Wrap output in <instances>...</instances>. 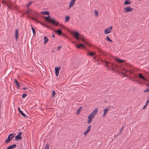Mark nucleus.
<instances>
[{"label":"nucleus","mask_w":149,"mask_h":149,"mask_svg":"<svg viewBox=\"0 0 149 149\" xmlns=\"http://www.w3.org/2000/svg\"><path fill=\"white\" fill-rule=\"evenodd\" d=\"M27 95L26 94H23L22 95V97L23 98H24Z\"/></svg>","instance_id":"c9c22d12"},{"label":"nucleus","mask_w":149,"mask_h":149,"mask_svg":"<svg viewBox=\"0 0 149 149\" xmlns=\"http://www.w3.org/2000/svg\"><path fill=\"white\" fill-rule=\"evenodd\" d=\"M133 9L130 8L129 6H127L125 8H124V10L125 12H131L133 10Z\"/></svg>","instance_id":"423d86ee"},{"label":"nucleus","mask_w":149,"mask_h":149,"mask_svg":"<svg viewBox=\"0 0 149 149\" xmlns=\"http://www.w3.org/2000/svg\"><path fill=\"white\" fill-rule=\"evenodd\" d=\"M54 52V51H52V52Z\"/></svg>","instance_id":"052dcab7"},{"label":"nucleus","mask_w":149,"mask_h":149,"mask_svg":"<svg viewBox=\"0 0 149 149\" xmlns=\"http://www.w3.org/2000/svg\"><path fill=\"white\" fill-rule=\"evenodd\" d=\"M130 79L132 81H135V78L134 77H129Z\"/></svg>","instance_id":"2f4dec72"},{"label":"nucleus","mask_w":149,"mask_h":149,"mask_svg":"<svg viewBox=\"0 0 149 149\" xmlns=\"http://www.w3.org/2000/svg\"><path fill=\"white\" fill-rule=\"evenodd\" d=\"M32 3V2H29V3L27 4L26 6L27 7H29Z\"/></svg>","instance_id":"58836bf2"},{"label":"nucleus","mask_w":149,"mask_h":149,"mask_svg":"<svg viewBox=\"0 0 149 149\" xmlns=\"http://www.w3.org/2000/svg\"><path fill=\"white\" fill-rule=\"evenodd\" d=\"M95 15L96 16H97L98 15V13L97 11H95Z\"/></svg>","instance_id":"e433bc0d"},{"label":"nucleus","mask_w":149,"mask_h":149,"mask_svg":"<svg viewBox=\"0 0 149 149\" xmlns=\"http://www.w3.org/2000/svg\"><path fill=\"white\" fill-rule=\"evenodd\" d=\"M14 137V135H13V134H9L5 142L6 144L9 143Z\"/></svg>","instance_id":"7ed1b4c3"},{"label":"nucleus","mask_w":149,"mask_h":149,"mask_svg":"<svg viewBox=\"0 0 149 149\" xmlns=\"http://www.w3.org/2000/svg\"><path fill=\"white\" fill-rule=\"evenodd\" d=\"M16 147V145L15 144L13 145H11L8 146V148H7L6 149H12L13 148H14Z\"/></svg>","instance_id":"f8f14e48"},{"label":"nucleus","mask_w":149,"mask_h":149,"mask_svg":"<svg viewBox=\"0 0 149 149\" xmlns=\"http://www.w3.org/2000/svg\"><path fill=\"white\" fill-rule=\"evenodd\" d=\"M147 86H149V84H147Z\"/></svg>","instance_id":"6e6d98bb"},{"label":"nucleus","mask_w":149,"mask_h":149,"mask_svg":"<svg viewBox=\"0 0 149 149\" xmlns=\"http://www.w3.org/2000/svg\"><path fill=\"white\" fill-rule=\"evenodd\" d=\"M45 17V20L46 22L51 23L56 26H58V22H56V20L55 19H53V18H50L49 19L50 17V16H49L46 17Z\"/></svg>","instance_id":"f03ea898"},{"label":"nucleus","mask_w":149,"mask_h":149,"mask_svg":"<svg viewBox=\"0 0 149 149\" xmlns=\"http://www.w3.org/2000/svg\"><path fill=\"white\" fill-rule=\"evenodd\" d=\"M52 37L53 38H55V36L54 35V34H53L52 35Z\"/></svg>","instance_id":"3c124183"},{"label":"nucleus","mask_w":149,"mask_h":149,"mask_svg":"<svg viewBox=\"0 0 149 149\" xmlns=\"http://www.w3.org/2000/svg\"><path fill=\"white\" fill-rule=\"evenodd\" d=\"M14 81H15V83L16 84L17 86V88H19V87H20L19 84L18 82L17 81V80L16 79H14Z\"/></svg>","instance_id":"a211bd4d"},{"label":"nucleus","mask_w":149,"mask_h":149,"mask_svg":"<svg viewBox=\"0 0 149 149\" xmlns=\"http://www.w3.org/2000/svg\"><path fill=\"white\" fill-rule=\"evenodd\" d=\"M148 99H149V95H148Z\"/></svg>","instance_id":"13d9d810"},{"label":"nucleus","mask_w":149,"mask_h":149,"mask_svg":"<svg viewBox=\"0 0 149 149\" xmlns=\"http://www.w3.org/2000/svg\"><path fill=\"white\" fill-rule=\"evenodd\" d=\"M40 24L42 25H43V26L46 27H47V28H50L47 25H45L44 24H43V23H42L41 22H40Z\"/></svg>","instance_id":"4c0bfd02"},{"label":"nucleus","mask_w":149,"mask_h":149,"mask_svg":"<svg viewBox=\"0 0 149 149\" xmlns=\"http://www.w3.org/2000/svg\"><path fill=\"white\" fill-rule=\"evenodd\" d=\"M148 70H149V67L148 68Z\"/></svg>","instance_id":"bf43d9fd"},{"label":"nucleus","mask_w":149,"mask_h":149,"mask_svg":"<svg viewBox=\"0 0 149 149\" xmlns=\"http://www.w3.org/2000/svg\"><path fill=\"white\" fill-rule=\"evenodd\" d=\"M7 6H8V8H10V7L9 6H8V5H7Z\"/></svg>","instance_id":"864d4df0"},{"label":"nucleus","mask_w":149,"mask_h":149,"mask_svg":"<svg viewBox=\"0 0 149 149\" xmlns=\"http://www.w3.org/2000/svg\"><path fill=\"white\" fill-rule=\"evenodd\" d=\"M149 91L148 88L146 89L145 90H144V92H149Z\"/></svg>","instance_id":"79ce46f5"},{"label":"nucleus","mask_w":149,"mask_h":149,"mask_svg":"<svg viewBox=\"0 0 149 149\" xmlns=\"http://www.w3.org/2000/svg\"><path fill=\"white\" fill-rule=\"evenodd\" d=\"M61 46H59L57 47V50H59L61 48Z\"/></svg>","instance_id":"a19ab883"},{"label":"nucleus","mask_w":149,"mask_h":149,"mask_svg":"<svg viewBox=\"0 0 149 149\" xmlns=\"http://www.w3.org/2000/svg\"><path fill=\"white\" fill-rule=\"evenodd\" d=\"M115 60L117 62H118L119 63L123 62H124L125 61V60H122L121 59H119V58H116Z\"/></svg>","instance_id":"2eb2a0df"},{"label":"nucleus","mask_w":149,"mask_h":149,"mask_svg":"<svg viewBox=\"0 0 149 149\" xmlns=\"http://www.w3.org/2000/svg\"><path fill=\"white\" fill-rule=\"evenodd\" d=\"M36 21L37 23H40V21L37 20V19H36Z\"/></svg>","instance_id":"8fccbe9b"},{"label":"nucleus","mask_w":149,"mask_h":149,"mask_svg":"<svg viewBox=\"0 0 149 149\" xmlns=\"http://www.w3.org/2000/svg\"><path fill=\"white\" fill-rule=\"evenodd\" d=\"M61 69V68L60 67H56L55 68V74L56 77H57L58 74H59V70Z\"/></svg>","instance_id":"39448f33"},{"label":"nucleus","mask_w":149,"mask_h":149,"mask_svg":"<svg viewBox=\"0 0 149 149\" xmlns=\"http://www.w3.org/2000/svg\"><path fill=\"white\" fill-rule=\"evenodd\" d=\"M31 10L29 9L27 10L25 12V13L26 14H29V13L31 12Z\"/></svg>","instance_id":"f704fd0d"},{"label":"nucleus","mask_w":149,"mask_h":149,"mask_svg":"<svg viewBox=\"0 0 149 149\" xmlns=\"http://www.w3.org/2000/svg\"><path fill=\"white\" fill-rule=\"evenodd\" d=\"M55 94V92L54 91H53L52 93V97H54Z\"/></svg>","instance_id":"72a5a7b5"},{"label":"nucleus","mask_w":149,"mask_h":149,"mask_svg":"<svg viewBox=\"0 0 149 149\" xmlns=\"http://www.w3.org/2000/svg\"><path fill=\"white\" fill-rule=\"evenodd\" d=\"M106 39L107 41H109L111 42H113V41L111 39H110V38L108 36L107 37Z\"/></svg>","instance_id":"c85d7f7f"},{"label":"nucleus","mask_w":149,"mask_h":149,"mask_svg":"<svg viewBox=\"0 0 149 149\" xmlns=\"http://www.w3.org/2000/svg\"><path fill=\"white\" fill-rule=\"evenodd\" d=\"M125 72L127 73H129L130 74L133 73L132 71H130V70H124Z\"/></svg>","instance_id":"5701e85b"},{"label":"nucleus","mask_w":149,"mask_h":149,"mask_svg":"<svg viewBox=\"0 0 149 149\" xmlns=\"http://www.w3.org/2000/svg\"><path fill=\"white\" fill-rule=\"evenodd\" d=\"M31 19H32V20H34V21H36V18H34V17H31Z\"/></svg>","instance_id":"a18cd8bd"},{"label":"nucleus","mask_w":149,"mask_h":149,"mask_svg":"<svg viewBox=\"0 0 149 149\" xmlns=\"http://www.w3.org/2000/svg\"><path fill=\"white\" fill-rule=\"evenodd\" d=\"M15 36L16 39L17 40V39L18 38V35H19L18 31V30L17 29H15Z\"/></svg>","instance_id":"9d476101"},{"label":"nucleus","mask_w":149,"mask_h":149,"mask_svg":"<svg viewBox=\"0 0 149 149\" xmlns=\"http://www.w3.org/2000/svg\"><path fill=\"white\" fill-rule=\"evenodd\" d=\"M60 26L62 28H64V26L62 24H60Z\"/></svg>","instance_id":"49530a36"},{"label":"nucleus","mask_w":149,"mask_h":149,"mask_svg":"<svg viewBox=\"0 0 149 149\" xmlns=\"http://www.w3.org/2000/svg\"><path fill=\"white\" fill-rule=\"evenodd\" d=\"M22 138V137L21 136V135H17L15 137V141H17L18 140L21 139Z\"/></svg>","instance_id":"ddd939ff"},{"label":"nucleus","mask_w":149,"mask_h":149,"mask_svg":"<svg viewBox=\"0 0 149 149\" xmlns=\"http://www.w3.org/2000/svg\"><path fill=\"white\" fill-rule=\"evenodd\" d=\"M27 17H29V16H27Z\"/></svg>","instance_id":"680f3d73"},{"label":"nucleus","mask_w":149,"mask_h":149,"mask_svg":"<svg viewBox=\"0 0 149 149\" xmlns=\"http://www.w3.org/2000/svg\"><path fill=\"white\" fill-rule=\"evenodd\" d=\"M80 39L84 42V44L81 43L79 44L76 47L77 48L79 49L81 47H82L83 48H85V46L89 47L91 46V44L88 43L85 41V39L84 37H82L80 38Z\"/></svg>","instance_id":"f257e3e1"},{"label":"nucleus","mask_w":149,"mask_h":149,"mask_svg":"<svg viewBox=\"0 0 149 149\" xmlns=\"http://www.w3.org/2000/svg\"><path fill=\"white\" fill-rule=\"evenodd\" d=\"M113 27L112 26H110L109 28L106 29L104 30V33L106 34H108L110 33L112 30V29Z\"/></svg>","instance_id":"20e7f679"},{"label":"nucleus","mask_w":149,"mask_h":149,"mask_svg":"<svg viewBox=\"0 0 149 149\" xmlns=\"http://www.w3.org/2000/svg\"><path fill=\"white\" fill-rule=\"evenodd\" d=\"M124 127V126H123L120 129V132L119 133V134H120L121 133L122 131L123 130Z\"/></svg>","instance_id":"ea45409f"},{"label":"nucleus","mask_w":149,"mask_h":149,"mask_svg":"<svg viewBox=\"0 0 149 149\" xmlns=\"http://www.w3.org/2000/svg\"><path fill=\"white\" fill-rule=\"evenodd\" d=\"M147 105V104H146V105L143 107V109H144Z\"/></svg>","instance_id":"09e8293b"},{"label":"nucleus","mask_w":149,"mask_h":149,"mask_svg":"<svg viewBox=\"0 0 149 149\" xmlns=\"http://www.w3.org/2000/svg\"><path fill=\"white\" fill-rule=\"evenodd\" d=\"M23 89L24 90H26L27 89V88L26 87H24L23 88Z\"/></svg>","instance_id":"603ef678"},{"label":"nucleus","mask_w":149,"mask_h":149,"mask_svg":"<svg viewBox=\"0 0 149 149\" xmlns=\"http://www.w3.org/2000/svg\"><path fill=\"white\" fill-rule=\"evenodd\" d=\"M76 0H71L69 4V6L68 9L73 6Z\"/></svg>","instance_id":"1a4fd4ad"},{"label":"nucleus","mask_w":149,"mask_h":149,"mask_svg":"<svg viewBox=\"0 0 149 149\" xmlns=\"http://www.w3.org/2000/svg\"><path fill=\"white\" fill-rule=\"evenodd\" d=\"M31 29H32V31H33V35H35L36 34V32H35V29L34 28H33V27L32 25V24H31Z\"/></svg>","instance_id":"393cba45"},{"label":"nucleus","mask_w":149,"mask_h":149,"mask_svg":"<svg viewBox=\"0 0 149 149\" xmlns=\"http://www.w3.org/2000/svg\"><path fill=\"white\" fill-rule=\"evenodd\" d=\"M70 19V17L69 16H67L65 17V22H67L69 21Z\"/></svg>","instance_id":"a878e982"},{"label":"nucleus","mask_w":149,"mask_h":149,"mask_svg":"<svg viewBox=\"0 0 149 149\" xmlns=\"http://www.w3.org/2000/svg\"><path fill=\"white\" fill-rule=\"evenodd\" d=\"M18 111H19V113H20L21 114V115L22 116H24V117H26V115L24 113L22 112V111L20 110L19 107L18 108Z\"/></svg>","instance_id":"dca6fc26"},{"label":"nucleus","mask_w":149,"mask_h":149,"mask_svg":"<svg viewBox=\"0 0 149 149\" xmlns=\"http://www.w3.org/2000/svg\"><path fill=\"white\" fill-rule=\"evenodd\" d=\"M94 115H93L92 114H90L88 116V117L93 119L94 117Z\"/></svg>","instance_id":"7c9ffc66"},{"label":"nucleus","mask_w":149,"mask_h":149,"mask_svg":"<svg viewBox=\"0 0 149 149\" xmlns=\"http://www.w3.org/2000/svg\"><path fill=\"white\" fill-rule=\"evenodd\" d=\"M95 54V53L92 52H88L87 53V55L91 56H93V55H94Z\"/></svg>","instance_id":"f3484780"},{"label":"nucleus","mask_w":149,"mask_h":149,"mask_svg":"<svg viewBox=\"0 0 149 149\" xmlns=\"http://www.w3.org/2000/svg\"><path fill=\"white\" fill-rule=\"evenodd\" d=\"M98 109L97 108H95L94 110H93V112L95 113V114H97V112H98Z\"/></svg>","instance_id":"cd10ccee"},{"label":"nucleus","mask_w":149,"mask_h":149,"mask_svg":"<svg viewBox=\"0 0 149 149\" xmlns=\"http://www.w3.org/2000/svg\"><path fill=\"white\" fill-rule=\"evenodd\" d=\"M131 3V2L130 0H126L124 2L125 5H128Z\"/></svg>","instance_id":"412c9836"},{"label":"nucleus","mask_w":149,"mask_h":149,"mask_svg":"<svg viewBox=\"0 0 149 149\" xmlns=\"http://www.w3.org/2000/svg\"><path fill=\"white\" fill-rule=\"evenodd\" d=\"M41 14L44 15H49V13L48 11H42L41 12Z\"/></svg>","instance_id":"6ab92c4d"},{"label":"nucleus","mask_w":149,"mask_h":149,"mask_svg":"<svg viewBox=\"0 0 149 149\" xmlns=\"http://www.w3.org/2000/svg\"><path fill=\"white\" fill-rule=\"evenodd\" d=\"M118 135H116V136H118Z\"/></svg>","instance_id":"e2e57ef3"},{"label":"nucleus","mask_w":149,"mask_h":149,"mask_svg":"<svg viewBox=\"0 0 149 149\" xmlns=\"http://www.w3.org/2000/svg\"><path fill=\"white\" fill-rule=\"evenodd\" d=\"M105 115V114H104V113L103 114V117H104V116Z\"/></svg>","instance_id":"5fc2aeb1"},{"label":"nucleus","mask_w":149,"mask_h":149,"mask_svg":"<svg viewBox=\"0 0 149 149\" xmlns=\"http://www.w3.org/2000/svg\"><path fill=\"white\" fill-rule=\"evenodd\" d=\"M82 107H80L79 108V109L77 110V112H76V114H77V115L79 114V113L80 112L81 109H82Z\"/></svg>","instance_id":"b1692460"},{"label":"nucleus","mask_w":149,"mask_h":149,"mask_svg":"<svg viewBox=\"0 0 149 149\" xmlns=\"http://www.w3.org/2000/svg\"><path fill=\"white\" fill-rule=\"evenodd\" d=\"M45 149H49V144H47L45 145Z\"/></svg>","instance_id":"473e14b6"},{"label":"nucleus","mask_w":149,"mask_h":149,"mask_svg":"<svg viewBox=\"0 0 149 149\" xmlns=\"http://www.w3.org/2000/svg\"><path fill=\"white\" fill-rule=\"evenodd\" d=\"M2 2H3V3H4V2H5V1H3Z\"/></svg>","instance_id":"4d7b16f0"},{"label":"nucleus","mask_w":149,"mask_h":149,"mask_svg":"<svg viewBox=\"0 0 149 149\" xmlns=\"http://www.w3.org/2000/svg\"><path fill=\"white\" fill-rule=\"evenodd\" d=\"M22 134V132H20L19 133L18 135H21Z\"/></svg>","instance_id":"de8ad7c7"},{"label":"nucleus","mask_w":149,"mask_h":149,"mask_svg":"<svg viewBox=\"0 0 149 149\" xmlns=\"http://www.w3.org/2000/svg\"><path fill=\"white\" fill-rule=\"evenodd\" d=\"M44 40H45V41H44V44L45 45L47 42L48 41V39L46 36H45L44 37Z\"/></svg>","instance_id":"aec40b11"},{"label":"nucleus","mask_w":149,"mask_h":149,"mask_svg":"<svg viewBox=\"0 0 149 149\" xmlns=\"http://www.w3.org/2000/svg\"><path fill=\"white\" fill-rule=\"evenodd\" d=\"M88 120L87 121L88 123V124H90L92 121V119L91 118H89L88 117Z\"/></svg>","instance_id":"4be33fe9"},{"label":"nucleus","mask_w":149,"mask_h":149,"mask_svg":"<svg viewBox=\"0 0 149 149\" xmlns=\"http://www.w3.org/2000/svg\"><path fill=\"white\" fill-rule=\"evenodd\" d=\"M109 110V108H106L104 109V114H106L108 111Z\"/></svg>","instance_id":"c756f323"},{"label":"nucleus","mask_w":149,"mask_h":149,"mask_svg":"<svg viewBox=\"0 0 149 149\" xmlns=\"http://www.w3.org/2000/svg\"><path fill=\"white\" fill-rule=\"evenodd\" d=\"M138 74L139 78L142 79L146 81V79L143 76L142 74L141 73H139Z\"/></svg>","instance_id":"9b49d317"},{"label":"nucleus","mask_w":149,"mask_h":149,"mask_svg":"<svg viewBox=\"0 0 149 149\" xmlns=\"http://www.w3.org/2000/svg\"><path fill=\"white\" fill-rule=\"evenodd\" d=\"M91 125H89L88 127H87V130L84 133V135H86L91 130Z\"/></svg>","instance_id":"6e6552de"},{"label":"nucleus","mask_w":149,"mask_h":149,"mask_svg":"<svg viewBox=\"0 0 149 149\" xmlns=\"http://www.w3.org/2000/svg\"><path fill=\"white\" fill-rule=\"evenodd\" d=\"M73 36L75 37V38L77 40H79V38L78 36L79 35V33L77 32H75L73 34Z\"/></svg>","instance_id":"0eeeda50"},{"label":"nucleus","mask_w":149,"mask_h":149,"mask_svg":"<svg viewBox=\"0 0 149 149\" xmlns=\"http://www.w3.org/2000/svg\"><path fill=\"white\" fill-rule=\"evenodd\" d=\"M105 63L106 64L105 66L107 67L108 69H110L109 67L111 66L108 65L109 63L105 61Z\"/></svg>","instance_id":"bb28decb"},{"label":"nucleus","mask_w":149,"mask_h":149,"mask_svg":"<svg viewBox=\"0 0 149 149\" xmlns=\"http://www.w3.org/2000/svg\"><path fill=\"white\" fill-rule=\"evenodd\" d=\"M149 102V99H148L146 101V104H148V103Z\"/></svg>","instance_id":"37998d69"},{"label":"nucleus","mask_w":149,"mask_h":149,"mask_svg":"<svg viewBox=\"0 0 149 149\" xmlns=\"http://www.w3.org/2000/svg\"><path fill=\"white\" fill-rule=\"evenodd\" d=\"M55 32L57 33L59 36L62 33V30L60 29H58L57 30L55 31Z\"/></svg>","instance_id":"4468645a"},{"label":"nucleus","mask_w":149,"mask_h":149,"mask_svg":"<svg viewBox=\"0 0 149 149\" xmlns=\"http://www.w3.org/2000/svg\"><path fill=\"white\" fill-rule=\"evenodd\" d=\"M91 114H92V115H94V116H95L96 115V114H95V113H94L93 112L91 113Z\"/></svg>","instance_id":"c03bdc74"}]
</instances>
